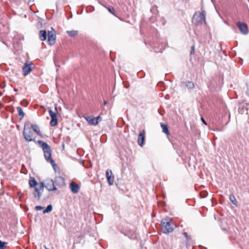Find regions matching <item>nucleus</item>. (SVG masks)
Wrapping results in <instances>:
<instances>
[{"label":"nucleus","instance_id":"f257e3e1","mask_svg":"<svg viewBox=\"0 0 249 249\" xmlns=\"http://www.w3.org/2000/svg\"><path fill=\"white\" fill-rule=\"evenodd\" d=\"M37 142L42 149L45 160L51 164L53 169L56 171L58 167L54 160L52 158V151L51 147L46 142L41 140H38Z\"/></svg>","mask_w":249,"mask_h":249},{"label":"nucleus","instance_id":"f03ea898","mask_svg":"<svg viewBox=\"0 0 249 249\" xmlns=\"http://www.w3.org/2000/svg\"><path fill=\"white\" fill-rule=\"evenodd\" d=\"M161 230L164 233L171 232L174 230V225L170 218H164L161 220Z\"/></svg>","mask_w":249,"mask_h":249},{"label":"nucleus","instance_id":"7ed1b4c3","mask_svg":"<svg viewBox=\"0 0 249 249\" xmlns=\"http://www.w3.org/2000/svg\"><path fill=\"white\" fill-rule=\"evenodd\" d=\"M192 21L196 25L206 23V12L196 13L193 17Z\"/></svg>","mask_w":249,"mask_h":249},{"label":"nucleus","instance_id":"20e7f679","mask_svg":"<svg viewBox=\"0 0 249 249\" xmlns=\"http://www.w3.org/2000/svg\"><path fill=\"white\" fill-rule=\"evenodd\" d=\"M23 135L24 139L27 141H35V139L33 138V133L31 129V124L29 122L25 123Z\"/></svg>","mask_w":249,"mask_h":249},{"label":"nucleus","instance_id":"39448f33","mask_svg":"<svg viewBox=\"0 0 249 249\" xmlns=\"http://www.w3.org/2000/svg\"><path fill=\"white\" fill-rule=\"evenodd\" d=\"M45 187L49 191H56L57 190L56 187L54 185V182L52 179H48L46 180Z\"/></svg>","mask_w":249,"mask_h":249},{"label":"nucleus","instance_id":"423d86ee","mask_svg":"<svg viewBox=\"0 0 249 249\" xmlns=\"http://www.w3.org/2000/svg\"><path fill=\"white\" fill-rule=\"evenodd\" d=\"M49 115L51 118V120L50 122V125L52 126H55L57 125V119L56 113H54L51 109L48 110Z\"/></svg>","mask_w":249,"mask_h":249},{"label":"nucleus","instance_id":"0eeeda50","mask_svg":"<svg viewBox=\"0 0 249 249\" xmlns=\"http://www.w3.org/2000/svg\"><path fill=\"white\" fill-rule=\"evenodd\" d=\"M33 64L25 63L22 67L23 75L26 76L32 71Z\"/></svg>","mask_w":249,"mask_h":249},{"label":"nucleus","instance_id":"6e6552de","mask_svg":"<svg viewBox=\"0 0 249 249\" xmlns=\"http://www.w3.org/2000/svg\"><path fill=\"white\" fill-rule=\"evenodd\" d=\"M237 26L239 28L241 33L242 34L247 35L248 33V28L246 24L238 22L237 23Z\"/></svg>","mask_w":249,"mask_h":249},{"label":"nucleus","instance_id":"1a4fd4ad","mask_svg":"<svg viewBox=\"0 0 249 249\" xmlns=\"http://www.w3.org/2000/svg\"><path fill=\"white\" fill-rule=\"evenodd\" d=\"M48 42L51 45H53L55 43V41L56 39V35L54 32H48Z\"/></svg>","mask_w":249,"mask_h":249},{"label":"nucleus","instance_id":"9d476101","mask_svg":"<svg viewBox=\"0 0 249 249\" xmlns=\"http://www.w3.org/2000/svg\"><path fill=\"white\" fill-rule=\"evenodd\" d=\"M70 188L73 194H77L80 190V186L74 182H71L70 184Z\"/></svg>","mask_w":249,"mask_h":249},{"label":"nucleus","instance_id":"9b49d317","mask_svg":"<svg viewBox=\"0 0 249 249\" xmlns=\"http://www.w3.org/2000/svg\"><path fill=\"white\" fill-rule=\"evenodd\" d=\"M112 173L111 170H107L106 171V177L107 181L110 185H112L114 182V176L112 177Z\"/></svg>","mask_w":249,"mask_h":249},{"label":"nucleus","instance_id":"f8f14e48","mask_svg":"<svg viewBox=\"0 0 249 249\" xmlns=\"http://www.w3.org/2000/svg\"><path fill=\"white\" fill-rule=\"evenodd\" d=\"M145 140V132L143 130L142 132H140L138 139V144L142 147L143 145V142Z\"/></svg>","mask_w":249,"mask_h":249},{"label":"nucleus","instance_id":"ddd939ff","mask_svg":"<svg viewBox=\"0 0 249 249\" xmlns=\"http://www.w3.org/2000/svg\"><path fill=\"white\" fill-rule=\"evenodd\" d=\"M185 86L188 89H194L195 85L194 83L191 81H182L180 83V86Z\"/></svg>","mask_w":249,"mask_h":249},{"label":"nucleus","instance_id":"4468645a","mask_svg":"<svg viewBox=\"0 0 249 249\" xmlns=\"http://www.w3.org/2000/svg\"><path fill=\"white\" fill-rule=\"evenodd\" d=\"M54 182L59 186H63L65 185V179L61 177H56Z\"/></svg>","mask_w":249,"mask_h":249},{"label":"nucleus","instance_id":"2eb2a0df","mask_svg":"<svg viewBox=\"0 0 249 249\" xmlns=\"http://www.w3.org/2000/svg\"><path fill=\"white\" fill-rule=\"evenodd\" d=\"M85 119L90 125H94V126L97 125V122L95 120V117L87 116V117H85Z\"/></svg>","mask_w":249,"mask_h":249},{"label":"nucleus","instance_id":"dca6fc26","mask_svg":"<svg viewBox=\"0 0 249 249\" xmlns=\"http://www.w3.org/2000/svg\"><path fill=\"white\" fill-rule=\"evenodd\" d=\"M31 129H32L39 136L42 137V134L40 131L39 127L37 125L31 124Z\"/></svg>","mask_w":249,"mask_h":249},{"label":"nucleus","instance_id":"f3484780","mask_svg":"<svg viewBox=\"0 0 249 249\" xmlns=\"http://www.w3.org/2000/svg\"><path fill=\"white\" fill-rule=\"evenodd\" d=\"M39 38L42 41H44L47 38V32L45 30H40L39 33Z\"/></svg>","mask_w":249,"mask_h":249},{"label":"nucleus","instance_id":"a211bd4d","mask_svg":"<svg viewBox=\"0 0 249 249\" xmlns=\"http://www.w3.org/2000/svg\"><path fill=\"white\" fill-rule=\"evenodd\" d=\"M160 126L161 127L162 129V132L165 134H166L167 135H170V133L168 130V128L167 125L163 123H160Z\"/></svg>","mask_w":249,"mask_h":249},{"label":"nucleus","instance_id":"6ab92c4d","mask_svg":"<svg viewBox=\"0 0 249 249\" xmlns=\"http://www.w3.org/2000/svg\"><path fill=\"white\" fill-rule=\"evenodd\" d=\"M39 189L38 188L35 187V192L34 193V196L35 197H37L38 199H40L41 196V193L39 192Z\"/></svg>","mask_w":249,"mask_h":249},{"label":"nucleus","instance_id":"aec40b11","mask_svg":"<svg viewBox=\"0 0 249 249\" xmlns=\"http://www.w3.org/2000/svg\"><path fill=\"white\" fill-rule=\"evenodd\" d=\"M17 110L18 112V115L20 117V120H21L24 117L25 114L20 107H17Z\"/></svg>","mask_w":249,"mask_h":249},{"label":"nucleus","instance_id":"412c9836","mask_svg":"<svg viewBox=\"0 0 249 249\" xmlns=\"http://www.w3.org/2000/svg\"><path fill=\"white\" fill-rule=\"evenodd\" d=\"M29 184L30 187H35V186L37 184V182L34 178H31L29 179Z\"/></svg>","mask_w":249,"mask_h":249},{"label":"nucleus","instance_id":"4be33fe9","mask_svg":"<svg viewBox=\"0 0 249 249\" xmlns=\"http://www.w3.org/2000/svg\"><path fill=\"white\" fill-rule=\"evenodd\" d=\"M67 33L71 37H74L78 34V31L76 30H72V31H67Z\"/></svg>","mask_w":249,"mask_h":249},{"label":"nucleus","instance_id":"5701e85b","mask_svg":"<svg viewBox=\"0 0 249 249\" xmlns=\"http://www.w3.org/2000/svg\"><path fill=\"white\" fill-rule=\"evenodd\" d=\"M52 209H53L52 205L50 204V205H48V206L47 207L46 209H45L43 211V213H50V212H51L52 211Z\"/></svg>","mask_w":249,"mask_h":249},{"label":"nucleus","instance_id":"b1692460","mask_svg":"<svg viewBox=\"0 0 249 249\" xmlns=\"http://www.w3.org/2000/svg\"><path fill=\"white\" fill-rule=\"evenodd\" d=\"M230 200L234 205H236L237 201L234 195H231L229 197Z\"/></svg>","mask_w":249,"mask_h":249},{"label":"nucleus","instance_id":"393cba45","mask_svg":"<svg viewBox=\"0 0 249 249\" xmlns=\"http://www.w3.org/2000/svg\"><path fill=\"white\" fill-rule=\"evenodd\" d=\"M7 243L0 240V249H4L6 247Z\"/></svg>","mask_w":249,"mask_h":249},{"label":"nucleus","instance_id":"a878e982","mask_svg":"<svg viewBox=\"0 0 249 249\" xmlns=\"http://www.w3.org/2000/svg\"><path fill=\"white\" fill-rule=\"evenodd\" d=\"M107 10L109 13H110L111 14H112V15H113L114 16H116V15L115 14V10L113 7H109L107 8Z\"/></svg>","mask_w":249,"mask_h":249},{"label":"nucleus","instance_id":"bb28decb","mask_svg":"<svg viewBox=\"0 0 249 249\" xmlns=\"http://www.w3.org/2000/svg\"><path fill=\"white\" fill-rule=\"evenodd\" d=\"M183 234L185 237V238L187 241H189L191 240V237L188 235V234L186 232H183Z\"/></svg>","mask_w":249,"mask_h":249},{"label":"nucleus","instance_id":"cd10ccee","mask_svg":"<svg viewBox=\"0 0 249 249\" xmlns=\"http://www.w3.org/2000/svg\"><path fill=\"white\" fill-rule=\"evenodd\" d=\"M45 184L43 182H40V185H39V188H39V189L41 190V189H42L44 187H45Z\"/></svg>","mask_w":249,"mask_h":249},{"label":"nucleus","instance_id":"c85d7f7f","mask_svg":"<svg viewBox=\"0 0 249 249\" xmlns=\"http://www.w3.org/2000/svg\"><path fill=\"white\" fill-rule=\"evenodd\" d=\"M44 208L41 206H36L35 207V209L36 211H40L43 209Z\"/></svg>","mask_w":249,"mask_h":249},{"label":"nucleus","instance_id":"c756f323","mask_svg":"<svg viewBox=\"0 0 249 249\" xmlns=\"http://www.w3.org/2000/svg\"><path fill=\"white\" fill-rule=\"evenodd\" d=\"M207 195H208V194L207 192H204V193H201V197H203V198L206 197Z\"/></svg>","mask_w":249,"mask_h":249},{"label":"nucleus","instance_id":"7c9ffc66","mask_svg":"<svg viewBox=\"0 0 249 249\" xmlns=\"http://www.w3.org/2000/svg\"><path fill=\"white\" fill-rule=\"evenodd\" d=\"M95 120L97 121L98 124L99 122L102 120V117L100 116H99L97 118H95Z\"/></svg>","mask_w":249,"mask_h":249},{"label":"nucleus","instance_id":"2f4dec72","mask_svg":"<svg viewBox=\"0 0 249 249\" xmlns=\"http://www.w3.org/2000/svg\"><path fill=\"white\" fill-rule=\"evenodd\" d=\"M195 53V47L194 46H192L191 47V51L190 52L191 54L194 53Z\"/></svg>","mask_w":249,"mask_h":249},{"label":"nucleus","instance_id":"473e14b6","mask_svg":"<svg viewBox=\"0 0 249 249\" xmlns=\"http://www.w3.org/2000/svg\"><path fill=\"white\" fill-rule=\"evenodd\" d=\"M21 104L22 106H23L24 107H27L28 105V104L26 102L24 103L23 101L21 102Z\"/></svg>","mask_w":249,"mask_h":249},{"label":"nucleus","instance_id":"72a5a7b5","mask_svg":"<svg viewBox=\"0 0 249 249\" xmlns=\"http://www.w3.org/2000/svg\"><path fill=\"white\" fill-rule=\"evenodd\" d=\"M201 120L204 124H205V125L207 124V123L206 122V121H205L203 117L201 118Z\"/></svg>","mask_w":249,"mask_h":249},{"label":"nucleus","instance_id":"f704fd0d","mask_svg":"<svg viewBox=\"0 0 249 249\" xmlns=\"http://www.w3.org/2000/svg\"><path fill=\"white\" fill-rule=\"evenodd\" d=\"M136 236L135 234H132L131 236H128V237L130 238V239H135L136 238Z\"/></svg>","mask_w":249,"mask_h":249},{"label":"nucleus","instance_id":"c9c22d12","mask_svg":"<svg viewBox=\"0 0 249 249\" xmlns=\"http://www.w3.org/2000/svg\"><path fill=\"white\" fill-rule=\"evenodd\" d=\"M55 111H56V112H55V113H56V114L58 113V110H57V106H56H56H55Z\"/></svg>","mask_w":249,"mask_h":249},{"label":"nucleus","instance_id":"e433bc0d","mask_svg":"<svg viewBox=\"0 0 249 249\" xmlns=\"http://www.w3.org/2000/svg\"><path fill=\"white\" fill-rule=\"evenodd\" d=\"M107 104V101L104 100V105L105 106H106Z\"/></svg>","mask_w":249,"mask_h":249},{"label":"nucleus","instance_id":"4c0bfd02","mask_svg":"<svg viewBox=\"0 0 249 249\" xmlns=\"http://www.w3.org/2000/svg\"><path fill=\"white\" fill-rule=\"evenodd\" d=\"M247 93L249 95V89L247 90Z\"/></svg>","mask_w":249,"mask_h":249},{"label":"nucleus","instance_id":"58836bf2","mask_svg":"<svg viewBox=\"0 0 249 249\" xmlns=\"http://www.w3.org/2000/svg\"><path fill=\"white\" fill-rule=\"evenodd\" d=\"M2 94V93L1 91H0V96Z\"/></svg>","mask_w":249,"mask_h":249},{"label":"nucleus","instance_id":"ea45409f","mask_svg":"<svg viewBox=\"0 0 249 249\" xmlns=\"http://www.w3.org/2000/svg\"><path fill=\"white\" fill-rule=\"evenodd\" d=\"M45 249H49L48 248H47L46 246H45Z\"/></svg>","mask_w":249,"mask_h":249},{"label":"nucleus","instance_id":"a19ab883","mask_svg":"<svg viewBox=\"0 0 249 249\" xmlns=\"http://www.w3.org/2000/svg\"><path fill=\"white\" fill-rule=\"evenodd\" d=\"M14 90H15V91H17V89H14Z\"/></svg>","mask_w":249,"mask_h":249}]
</instances>
